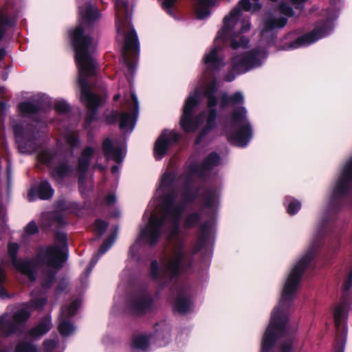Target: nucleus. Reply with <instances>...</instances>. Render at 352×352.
<instances>
[{"instance_id": "obj_1", "label": "nucleus", "mask_w": 352, "mask_h": 352, "mask_svg": "<svg viewBox=\"0 0 352 352\" xmlns=\"http://www.w3.org/2000/svg\"><path fill=\"white\" fill-rule=\"evenodd\" d=\"M221 164L219 155L212 153L201 164L191 163L179 176L175 171H166L160 178L143 216L148 222L129 251V258L138 261L141 249L146 245H155L161 236L166 234L170 248L159 261L153 260L151 263L149 270L151 278L160 287L190 271L192 267V256L184 248L180 219L187 205L198 195L195 179L208 175Z\"/></svg>"}, {"instance_id": "obj_2", "label": "nucleus", "mask_w": 352, "mask_h": 352, "mask_svg": "<svg viewBox=\"0 0 352 352\" xmlns=\"http://www.w3.org/2000/svg\"><path fill=\"white\" fill-rule=\"evenodd\" d=\"M340 204H327L322 208L315 235L305 254L292 266L283 285L278 304L272 312L270 322L262 336L261 352H269L273 349L280 352H297L302 349V341L296 334L297 327L289 322V309L305 269L321 247V239L328 218Z\"/></svg>"}, {"instance_id": "obj_3", "label": "nucleus", "mask_w": 352, "mask_h": 352, "mask_svg": "<svg viewBox=\"0 0 352 352\" xmlns=\"http://www.w3.org/2000/svg\"><path fill=\"white\" fill-rule=\"evenodd\" d=\"M80 24L69 32L72 45L76 52V61L79 72L78 83L81 90V100L86 105L88 113L84 128L89 130L91 123L96 120L97 110L105 99L93 94L87 78L96 73L97 62L94 58L97 41L90 36L95 23L100 18L96 8L87 0H77Z\"/></svg>"}, {"instance_id": "obj_4", "label": "nucleus", "mask_w": 352, "mask_h": 352, "mask_svg": "<svg viewBox=\"0 0 352 352\" xmlns=\"http://www.w3.org/2000/svg\"><path fill=\"white\" fill-rule=\"evenodd\" d=\"M19 248L16 243H10L8 247V256L14 267L30 282L35 281L37 271L41 268V285L43 289H49L55 281L58 271L68 258L66 234L58 232L54 243L39 248L36 256L32 259H18Z\"/></svg>"}, {"instance_id": "obj_5", "label": "nucleus", "mask_w": 352, "mask_h": 352, "mask_svg": "<svg viewBox=\"0 0 352 352\" xmlns=\"http://www.w3.org/2000/svg\"><path fill=\"white\" fill-rule=\"evenodd\" d=\"M203 211L206 212L208 220L201 222L202 212L191 211L186 214L183 222L185 229L199 226L198 239L194 246V252H197L208 245L212 236L214 227V218L220 204V190L219 188L206 189L202 196Z\"/></svg>"}, {"instance_id": "obj_6", "label": "nucleus", "mask_w": 352, "mask_h": 352, "mask_svg": "<svg viewBox=\"0 0 352 352\" xmlns=\"http://www.w3.org/2000/svg\"><path fill=\"white\" fill-rule=\"evenodd\" d=\"M117 41L122 45L121 60L133 74L136 69L135 58L139 56L140 43L137 33L131 23V11L125 1H116Z\"/></svg>"}, {"instance_id": "obj_7", "label": "nucleus", "mask_w": 352, "mask_h": 352, "mask_svg": "<svg viewBox=\"0 0 352 352\" xmlns=\"http://www.w3.org/2000/svg\"><path fill=\"white\" fill-rule=\"evenodd\" d=\"M19 111L23 118H29L32 123L26 122L16 123L12 120V126L15 136L16 144L21 153L32 154L38 148V138L40 129L46 126L45 120H39L38 107L30 102H23L19 104Z\"/></svg>"}, {"instance_id": "obj_8", "label": "nucleus", "mask_w": 352, "mask_h": 352, "mask_svg": "<svg viewBox=\"0 0 352 352\" xmlns=\"http://www.w3.org/2000/svg\"><path fill=\"white\" fill-rule=\"evenodd\" d=\"M339 7L336 1L331 3L328 9L322 10V19L318 21L310 32L298 36L296 32H289L283 38L281 50H292L309 45L329 35L334 28V21L338 18Z\"/></svg>"}, {"instance_id": "obj_9", "label": "nucleus", "mask_w": 352, "mask_h": 352, "mask_svg": "<svg viewBox=\"0 0 352 352\" xmlns=\"http://www.w3.org/2000/svg\"><path fill=\"white\" fill-rule=\"evenodd\" d=\"M223 131L231 144L239 147L248 146L253 138V129L245 107L232 111L230 121L223 125Z\"/></svg>"}, {"instance_id": "obj_10", "label": "nucleus", "mask_w": 352, "mask_h": 352, "mask_svg": "<svg viewBox=\"0 0 352 352\" xmlns=\"http://www.w3.org/2000/svg\"><path fill=\"white\" fill-rule=\"evenodd\" d=\"M47 301L46 292L34 290L31 294V300L22 305L12 314L6 313L0 316V333L10 335L16 331L19 326L30 316V307L42 309Z\"/></svg>"}, {"instance_id": "obj_11", "label": "nucleus", "mask_w": 352, "mask_h": 352, "mask_svg": "<svg viewBox=\"0 0 352 352\" xmlns=\"http://www.w3.org/2000/svg\"><path fill=\"white\" fill-rule=\"evenodd\" d=\"M352 287V269L349 272L343 283V296L340 303L333 309V320L336 333L334 352H344L347 337V319L350 308L349 292Z\"/></svg>"}, {"instance_id": "obj_12", "label": "nucleus", "mask_w": 352, "mask_h": 352, "mask_svg": "<svg viewBox=\"0 0 352 352\" xmlns=\"http://www.w3.org/2000/svg\"><path fill=\"white\" fill-rule=\"evenodd\" d=\"M139 113V102L133 90L130 95L124 96L123 111L119 115L118 112H113L107 118V122L111 123L116 119H120V128L124 132L129 133L133 130Z\"/></svg>"}, {"instance_id": "obj_13", "label": "nucleus", "mask_w": 352, "mask_h": 352, "mask_svg": "<svg viewBox=\"0 0 352 352\" xmlns=\"http://www.w3.org/2000/svg\"><path fill=\"white\" fill-rule=\"evenodd\" d=\"M293 14L292 8L285 3H281L274 13H268L261 30V39L271 43L276 37L277 32L287 24V17Z\"/></svg>"}, {"instance_id": "obj_14", "label": "nucleus", "mask_w": 352, "mask_h": 352, "mask_svg": "<svg viewBox=\"0 0 352 352\" xmlns=\"http://www.w3.org/2000/svg\"><path fill=\"white\" fill-rule=\"evenodd\" d=\"M38 160L47 166L53 168L52 174L58 182L73 175L74 170L65 162H60V156L54 148H42L38 155Z\"/></svg>"}, {"instance_id": "obj_15", "label": "nucleus", "mask_w": 352, "mask_h": 352, "mask_svg": "<svg viewBox=\"0 0 352 352\" xmlns=\"http://www.w3.org/2000/svg\"><path fill=\"white\" fill-rule=\"evenodd\" d=\"M155 308L154 299L146 292L135 294L128 302V309L130 313L138 316L150 313Z\"/></svg>"}, {"instance_id": "obj_16", "label": "nucleus", "mask_w": 352, "mask_h": 352, "mask_svg": "<svg viewBox=\"0 0 352 352\" xmlns=\"http://www.w3.org/2000/svg\"><path fill=\"white\" fill-rule=\"evenodd\" d=\"M80 304L79 300L74 299L62 307L59 317L58 329L63 336H69L75 333L76 327L68 319L75 315Z\"/></svg>"}, {"instance_id": "obj_17", "label": "nucleus", "mask_w": 352, "mask_h": 352, "mask_svg": "<svg viewBox=\"0 0 352 352\" xmlns=\"http://www.w3.org/2000/svg\"><path fill=\"white\" fill-rule=\"evenodd\" d=\"M192 290L189 285L181 287L174 301V309L180 314H187L192 310Z\"/></svg>"}, {"instance_id": "obj_18", "label": "nucleus", "mask_w": 352, "mask_h": 352, "mask_svg": "<svg viewBox=\"0 0 352 352\" xmlns=\"http://www.w3.org/2000/svg\"><path fill=\"white\" fill-rule=\"evenodd\" d=\"M179 139V134L174 131H164L157 138L154 146L155 160H160L165 155L169 146Z\"/></svg>"}, {"instance_id": "obj_19", "label": "nucleus", "mask_w": 352, "mask_h": 352, "mask_svg": "<svg viewBox=\"0 0 352 352\" xmlns=\"http://www.w3.org/2000/svg\"><path fill=\"white\" fill-rule=\"evenodd\" d=\"M102 149L107 160H112L118 164L122 163L126 152L125 144L114 146L109 138L104 140Z\"/></svg>"}, {"instance_id": "obj_20", "label": "nucleus", "mask_w": 352, "mask_h": 352, "mask_svg": "<svg viewBox=\"0 0 352 352\" xmlns=\"http://www.w3.org/2000/svg\"><path fill=\"white\" fill-rule=\"evenodd\" d=\"M162 333L157 330L155 335L151 333H140L133 337L131 346L133 349L136 350H146L152 344H155L157 345H163L165 342L158 340L161 338Z\"/></svg>"}, {"instance_id": "obj_21", "label": "nucleus", "mask_w": 352, "mask_h": 352, "mask_svg": "<svg viewBox=\"0 0 352 352\" xmlns=\"http://www.w3.org/2000/svg\"><path fill=\"white\" fill-rule=\"evenodd\" d=\"M72 206V202L65 199H60L56 204V210L52 214H43V217L44 218H52L53 224L64 225L67 223L66 214L71 211Z\"/></svg>"}, {"instance_id": "obj_22", "label": "nucleus", "mask_w": 352, "mask_h": 352, "mask_svg": "<svg viewBox=\"0 0 352 352\" xmlns=\"http://www.w3.org/2000/svg\"><path fill=\"white\" fill-rule=\"evenodd\" d=\"M15 18L10 15L8 6L0 10V60L6 55L5 47L1 45V41L6 33L15 25Z\"/></svg>"}, {"instance_id": "obj_23", "label": "nucleus", "mask_w": 352, "mask_h": 352, "mask_svg": "<svg viewBox=\"0 0 352 352\" xmlns=\"http://www.w3.org/2000/svg\"><path fill=\"white\" fill-rule=\"evenodd\" d=\"M94 152L95 150L93 147L87 146L82 150L78 157L76 172L79 175L80 190L82 188L84 177L89 167L91 159L93 157Z\"/></svg>"}, {"instance_id": "obj_24", "label": "nucleus", "mask_w": 352, "mask_h": 352, "mask_svg": "<svg viewBox=\"0 0 352 352\" xmlns=\"http://www.w3.org/2000/svg\"><path fill=\"white\" fill-rule=\"evenodd\" d=\"M117 230L108 239L104 241L98 251L93 256L89 267L86 269L83 276L87 278L91 273L93 268L98 263L100 256L105 254L115 243L117 237Z\"/></svg>"}, {"instance_id": "obj_25", "label": "nucleus", "mask_w": 352, "mask_h": 352, "mask_svg": "<svg viewBox=\"0 0 352 352\" xmlns=\"http://www.w3.org/2000/svg\"><path fill=\"white\" fill-rule=\"evenodd\" d=\"M54 190L47 180L41 181L37 186L32 188L28 194V199L32 201L37 197L41 199L46 200L54 195Z\"/></svg>"}, {"instance_id": "obj_26", "label": "nucleus", "mask_w": 352, "mask_h": 352, "mask_svg": "<svg viewBox=\"0 0 352 352\" xmlns=\"http://www.w3.org/2000/svg\"><path fill=\"white\" fill-rule=\"evenodd\" d=\"M197 16L199 19L207 18L210 14V9L214 4L215 0H192Z\"/></svg>"}, {"instance_id": "obj_27", "label": "nucleus", "mask_w": 352, "mask_h": 352, "mask_svg": "<svg viewBox=\"0 0 352 352\" xmlns=\"http://www.w3.org/2000/svg\"><path fill=\"white\" fill-rule=\"evenodd\" d=\"M51 327V318L47 317L31 330L30 336L33 338L41 337L48 332Z\"/></svg>"}, {"instance_id": "obj_28", "label": "nucleus", "mask_w": 352, "mask_h": 352, "mask_svg": "<svg viewBox=\"0 0 352 352\" xmlns=\"http://www.w3.org/2000/svg\"><path fill=\"white\" fill-rule=\"evenodd\" d=\"M62 138L73 149L78 148L80 144L78 135L69 129H65L62 133Z\"/></svg>"}, {"instance_id": "obj_29", "label": "nucleus", "mask_w": 352, "mask_h": 352, "mask_svg": "<svg viewBox=\"0 0 352 352\" xmlns=\"http://www.w3.org/2000/svg\"><path fill=\"white\" fill-rule=\"evenodd\" d=\"M287 213L290 215L296 214L301 208V202L291 196H287L283 203Z\"/></svg>"}, {"instance_id": "obj_30", "label": "nucleus", "mask_w": 352, "mask_h": 352, "mask_svg": "<svg viewBox=\"0 0 352 352\" xmlns=\"http://www.w3.org/2000/svg\"><path fill=\"white\" fill-rule=\"evenodd\" d=\"M37 349L36 346L30 341H24L20 342L16 349L15 352H36Z\"/></svg>"}, {"instance_id": "obj_31", "label": "nucleus", "mask_w": 352, "mask_h": 352, "mask_svg": "<svg viewBox=\"0 0 352 352\" xmlns=\"http://www.w3.org/2000/svg\"><path fill=\"white\" fill-rule=\"evenodd\" d=\"M44 348L46 352H50L53 350L60 349L59 347L58 339L57 337H54L52 339L46 340L44 342Z\"/></svg>"}, {"instance_id": "obj_32", "label": "nucleus", "mask_w": 352, "mask_h": 352, "mask_svg": "<svg viewBox=\"0 0 352 352\" xmlns=\"http://www.w3.org/2000/svg\"><path fill=\"white\" fill-rule=\"evenodd\" d=\"M54 108L56 112L60 114H65L70 109L69 105L63 100L56 101Z\"/></svg>"}, {"instance_id": "obj_33", "label": "nucleus", "mask_w": 352, "mask_h": 352, "mask_svg": "<svg viewBox=\"0 0 352 352\" xmlns=\"http://www.w3.org/2000/svg\"><path fill=\"white\" fill-rule=\"evenodd\" d=\"M108 223L102 220H97L95 223L94 231L98 236H101L106 231Z\"/></svg>"}, {"instance_id": "obj_34", "label": "nucleus", "mask_w": 352, "mask_h": 352, "mask_svg": "<svg viewBox=\"0 0 352 352\" xmlns=\"http://www.w3.org/2000/svg\"><path fill=\"white\" fill-rule=\"evenodd\" d=\"M6 279V273L3 269L0 267V297L2 299L6 298L8 294L3 287V283Z\"/></svg>"}, {"instance_id": "obj_35", "label": "nucleus", "mask_w": 352, "mask_h": 352, "mask_svg": "<svg viewBox=\"0 0 352 352\" xmlns=\"http://www.w3.org/2000/svg\"><path fill=\"white\" fill-rule=\"evenodd\" d=\"M176 1L177 0H163L162 3L163 8L171 16H174L172 8L175 5Z\"/></svg>"}, {"instance_id": "obj_36", "label": "nucleus", "mask_w": 352, "mask_h": 352, "mask_svg": "<svg viewBox=\"0 0 352 352\" xmlns=\"http://www.w3.org/2000/svg\"><path fill=\"white\" fill-rule=\"evenodd\" d=\"M38 231V228L34 221H31L29 224L25 228V233L27 235H32L36 233Z\"/></svg>"}, {"instance_id": "obj_37", "label": "nucleus", "mask_w": 352, "mask_h": 352, "mask_svg": "<svg viewBox=\"0 0 352 352\" xmlns=\"http://www.w3.org/2000/svg\"><path fill=\"white\" fill-rule=\"evenodd\" d=\"M68 285V282L66 280H62L59 282L58 285L56 289L55 295L58 296L60 295L65 289L67 288Z\"/></svg>"}, {"instance_id": "obj_38", "label": "nucleus", "mask_w": 352, "mask_h": 352, "mask_svg": "<svg viewBox=\"0 0 352 352\" xmlns=\"http://www.w3.org/2000/svg\"><path fill=\"white\" fill-rule=\"evenodd\" d=\"M116 201V197L114 194H109L105 198V204L107 205L111 206L115 204Z\"/></svg>"}, {"instance_id": "obj_39", "label": "nucleus", "mask_w": 352, "mask_h": 352, "mask_svg": "<svg viewBox=\"0 0 352 352\" xmlns=\"http://www.w3.org/2000/svg\"><path fill=\"white\" fill-rule=\"evenodd\" d=\"M102 343L105 346H109L113 343V340L111 336H106L102 338Z\"/></svg>"}, {"instance_id": "obj_40", "label": "nucleus", "mask_w": 352, "mask_h": 352, "mask_svg": "<svg viewBox=\"0 0 352 352\" xmlns=\"http://www.w3.org/2000/svg\"><path fill=\"white\" fill-rule=\"evenodd\" d=\"M119 172V167L117 165H115L113 166L112 168H111V173L113 174V175H117Z\"/></svg>"}, {"instance_id": "obj_41", "label": "nucleus", "mask_w": 352, "mask_h": 352, "mask_svg": "<svg viewBox=\"0 0 352 352\" xmlns=\"http://www.w3.org/2000/svg\"><path fill=\"white\" fill-rule=\"evenodd\" d=\"M120 98V94H116V96H114V100H118L119 98Z\"/></svg>"}, {"instance_id": "obj_42", "label": "nucleus", "mask_w": 352, "mask_h": 352, "mask_svg": "<svg viewBox=\"0 0 352 352\" xmlns=\"http://www.w3.org/2000/svg\"><path fill=\"white\" fill-rule=\"evenodd\" d=\"M166 335L167 336H170V333H169V328L168 327H166Z\"/></svg>"}, {"instance_id": "obj_43", "label": "nucleus", "mask_w": 352, "mask_h": 352, "mask_svg": "<svg viewBox=\"0 0 352 352\" xmlns=\"http://www.w3.org/2000/svg\"><path fill=\"white\" fill-rule=\"evenodd\" d=\"M8 181L10 182V168H8Z\"/></svg>"}, {"instance_id": "obj_44", "label": "nucleus", "mask_w": 352, "mask_h": 352, "mask_svg": "<svg viewBox=\"0 0 352 352\" xmlns=\"http://www.w3.org/2000/svg\"><path fill=\"white\" fill-rule=\"evenodd\" d=\"M115 216H119V212H118V213H116V214H115Z\"/></svg>"}]
</instances>
